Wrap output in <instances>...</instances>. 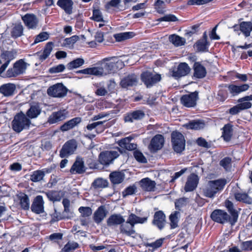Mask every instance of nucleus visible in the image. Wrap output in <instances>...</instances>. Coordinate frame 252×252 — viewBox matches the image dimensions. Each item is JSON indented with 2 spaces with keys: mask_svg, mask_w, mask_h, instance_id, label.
Wrapping results in <instances>:
<instances>
[{
  "mask_svg": "<svg viewBox=\"0 0 252 252\" xmlns=\"http://www.w3.org/2000/svg\"><path fill=\"white\" fill-rule=\"evenodd\" d=\"M188 202V199L187 198H181L175 202L176 209L180 210L183 207L186 206Z\"/></svg>",
  "mask_w": 252,
  "mask_h": 252,
  "instance_id": "69168bd1",
  "label": "nucleus"
},
{
  "mask_svg": "<svg viewBox=\"0 0 252 252\" xmlns=\"http://www.w3.org/2000/svg\"><path fill=\"white\" fill-rule=\"evenodd\" d=\"M185 126L188 129L198 130L203 128L205 124L202 121L198 120L190 121Z\"/></svg>",
  "mask_w": 252,
  "mask_h": 252,
  "instance_id": "ea45409f",
  "label": "nucleus"
},
{
  "mask_svg": "<svg viewBox=\"0 0 252 252\" xmlns=\"http://www.w3.org/2000/svg\"><path fill=\"white\" fill-rule=\"evenodd\" d=\"M49 35L47 32H42L38 34L34 40V44L44 41L49 38Z\"/></svg>",
  "mask_w": 252,
  "mask_h": 252,
  "instance_id": "4d7b16f0",
  "label": "nucleus"
},
{
  "mask_svg": "<svg viewBox=\"0 0 252 252\" xmlns=\"http://www.w3.org/2000/svg\"><path fill=\"white\" fill-rule=\"evenodd\" d=\"M169 40L170 42L176 46L183 45L186 42V40L184 38L174 34L170 35L169 37Z\"/></svg>",
  "mask_w": 252,
  "mask_h": 252,
  "instance_id": "37998d69",
  "label": "nucleus"
},
{
  "mask_svg": "<svg viewBox=\"0 0 252 252\" xmlns=\"http://www.w3.org/2000/svg\"><path fill=\"white\" fill-rule=\"evenodd\" d=\"M141 80L148 87H151L160 80L159 74H153L149 71L143 72L141 75Z\"/></svg>",
  "mask_w": 252,
  "mask_h": 252,
  "instance_id": "0eeeda50",
  "label": "nucleus"
},
{
  "mask_svg": "<svg viewBox=\"0 0 252 252\" xmlns=\"http://www.w3.org/2000/svg\"><path fill=\"white\" fill-rule=\"evenodd\" d=\"M119 156L118 151L116 150L105 151L101 153L99 156V160L101 164L108 165Z\"/></svg>",
  "mask_w": 252,
  "mask_h": 252,
  "instance_id": "6e6552de",
  "label": "nucleus"
},
{
  "mask_svg": "<svg viewBox=\"0 0 252 252\" xmlns=\"http://www.w3.org/2000/svg\"><path fill=\"white\" fill-rule=\"evenodd\" d=\"M92 19L98 22L108 23V21L104 20L101 12L98 9L93 10Z\"/></svg>",
  "mask_w": 252,
  "mask_h": 252,
  "instance_id": "864d4df0",
  "label": "nucleus"
},
{
  "mask_svg": "<svg viewBox=\"0 0 252 252\" xmlns=\"http://www.w3.org/2000/svg\"><path fill=\"white\" fill-rule=\"evenodd\" d=\"M125 222V218L120 214L112 215L107 220V224L109 226L121 225Z\"/></svg>",
  "mask_w": 252,
  "mask_h": 252,
  "instance_id": "4be33fe9",
  "label": "nucleus"
},
{
  "mask_svg": "<svg viewBox=\"0 0 252 252\" xmlns=\"http://www.w3.org/2000/svg\"><path fill=\"white\" fill-rule=\"evenodd\" d=\"M93 185L95 188H104L107 186V182L105 180L97 179L94 182Z\"/></svg>",
  "mask_w": 252,
  "mask_h": 252,
  "instance_id": "0e129e2a",
  "label": "nucleus"
},
{
  "mask_svg": "<svg viewBox=\"0 0 252 252\" xmlns=\"http://www.w3.org/2000/svg\"><path fill=\"white\" fill-rule=\"evenodd\" d=\"M134 35L135 33L133 32H124L115 34L114 37L117 41L121 42L132 38Z\"/></svg>",
  "mask_w": 252,
  "mask_h": 252,
  "instance_id": "e433bc0d",
  "label": "nucleus"
},
{
  "mask_svg": "<svg viewBox=\"0 0 252 252\" xmlns=\"http://www.w3.org/2000/svg\"><path fill=\"white\" fill-rule=\"evenodd\" d=\"M77 148V143L75 140H70L66 142L62 148L60 155L63 158L72 154Z\"/></svg>",
  "mask_w": 252,
  "mask_h": 252,
  "instance_id": "1a4fd4ad",
  "label": "nucleus"
},
{
  "mask_svg": "<svg viewBox=\"0 0 252 252\" xmlns=\"http://www.w3.org/2000/svg\"><path fill=\"white\" fill-rule=\"evenodd\" d=\"M164 142V138L161 135H156L151 140L149 149L152 152H156L163 147Z\"/></svg>",
  "mask_w": 252,
  "mask_h": 252,
  "instance_id": "9b49d317",
  "label": "nucleus"
},
{
  "mask_svg": "<svg viewBox=\"0 0 252 252\" xmlns=\"http://www.w3.org/2000/svg\"><path fill=\"white\" fill-rule=\"evenodd\" d=\"M85 171V167L83 159L77 158L70 169L71 173L81 174Z\"/></svg>",
  "mask_w": 252,
  "mask_h": 252,
  "instance_id": "a878e982",
  "label": "nucleus"
},
{
  "mask_svg": "<svg viewBox=\"0 0 252 252\" xmlns=\"http://www.w3.org/2000/svg\"><path fill=\"white\" fill-rule=\"evenodd\" d=\"M225 206L228 209V211L232 214L233 218L234 223H235L237 221L238 215H237V212L233 208V203L231 201L227 200L225 202Z\"/></svg>",
  "mask_w": 252,
  "mask_h": 252,
  "instance_id": "603ef678",
  "label": "nucleus"
},
{
  "mask_svg": "<svg viewBox=\"0 0 252 252\" xmlns=\"http://www.w3.org/2000/svg\"><path fill=\"white\" fill-rule=\"evenodd\" d=\"M240 29L246 36H249L252 31V23L251 22H242L240 24Z\"/></svg>",
  "mask_w": 252,
  "mask_h": 252,
  "instance_id": "4c0bfd02",
  "label": "nucleus"
},
{
  "mask_svg": "<svg viewBox=\"0 0 252 252\" xmlns=\"http://www.w3.org/2000/svg\"><path fill=\"white\" fill-rule=\"evenodd\" d=\"M133 156L139 162L142 163H146L147 162V159L143 154L138 151H135L133 152Z\"/></svg>",
  "mask_w": 252,
  "mask_h": 252,
  "instance_id": "e2e57ef3",
  "label": "nucleus"
},
{
  "mask_svg": "<svg viewBox=\"0 0 252 252\" xmlns=\"http://www.w3.org/2000/svg\"><path fill=\"white\" fill-rule=\"evenodd\" d=\"M41 113V109L37 105H32L26 112L29 118H36Z\"/></svg>",
  "mask_w": 252,
  "mask_h": 252,
  "instance_id": "c9c22d12",
  "label": "nucleus"
},
{
  "mask_svg": "<svg viewBox=\"0 0 252 252\" xmlns=\"http://www.w3.org/2000/svg\"><path fill=\"white\" fill-rule=\"evenodd\" d=\"M85 63V61L82 58H77L69 62L67 64V68L69 70L78 68Z\"/></svg>",
  "mask_w": 252,
  "mask_h": 252,
  "instance_id": "79ce46f5",
  "label": "nucleus"
},
{
  "mask_svg": "<svg viewBox=\"0 0 252 252\" xmlns=\"http://www.w3.org/2000/svg\"><path fill=\"white\" fill-rule=\"evenodd\" d=\"M104 122L105 121H99L89 124L86 128L88 131H92L95 129L96 133H101L105 129V127L102 126Z\"/></svg>",
  "mask_w": 252,
  "mask_h": 252,
  "instance_id": "c756f323",
  "label": "nucleus"
},
{
  "mask_svg": "<svg viewBox=\"0 0 252 252\" xmlns=\"http://www.w3.org/2000/svg\"><path fill=\"white\" fill-rule=\"evenodd\" d=\"M139 184L143 190L146 191H154L155 190L156 183L154 181L149 178H143L139 182Z\"/></svg>",
  "mask_w": 252,
  "mask_h": 252,
  "instance_id": "a211bd4d",
  "label": "nucleus"
},
{
  "mask_svg": "<svg viewBox=\"0 0 252 252\" xmlns=\"http://www.w3.org/2000/svg\"><path fill=\"white\" fill-rule=\"evenodd\" d=\"M147 218H141L137 216L133 213L129 215L127 219V222L129 223L134 227V225L137 223H144L147 221Z\"/></svg>",
  "mask_w": 252,
  "mask_h": 252,
  "instance_id": "473e14b6",
  "label": "nucleus"
},
{
  "mask_svg": "<svg viewBox=\"0 0 252 252\" xmlns=\"http://www.w3.org/2000/svg\"><path fill=\"white\" fill-rule=\"evenodd\" d=\"M45 176V171L38 170L33 171L31 175L30 179L33 182H37L41 181Z\"/></svg>",
  "mask_w": 252,
  "mask_h": 252,
  "instance_id": "a19ab883",
  "label": "nucleus"
},
{
  "mask_svg": "<svg viewBox=\"0 0 252 252\" xmlns=\"http://www.w3.org/2000/svg\"><path fill=\"white\" fill-rule=\"evenodd\" d=\"M81 122V118L80 117H75L65 123L61 127V129L63 131H67L74 127Z\"/></svg>",
  "mask_w": 252,
  "mask_h": 252,
  "instance_id": "cd10ccee",
  "label": "nucleus"
},
{
  "mask_svg": "<svg viewBox=\"0 0 252 252\" xmlns=\"http://www.w3.org/2000/svg\"><path fill=\"white\" fill-rule=\"evenodd\" d=\"M57 5L67 14L72 13L73 2L72 0H58Z\"/></svg>",
  "mask_w": 252,
  "mask_h": 252,
  "instance_id": "393cba45",
  "label": "nucleus"
},
{
  "mask_svg": "<svg viewBox=\"0 0 252 252\" xmlns=\"http://www.w3.org/2000/svg\"><path fill=\"white\" fill-rule=\"evenodd\" d=\"M155 8L159 13H163L165 12V3L164 1L160 0H157L155 2Z\"/></svg>",
  "mask_w": 252,
  "mask_h": 252,
  "instance_id": "bf43d9fd",
  "label": "nucleus"
},
{
  "mask_svg": "<svg viewBox=\"0 0 252 252\" xmlns=\"http://www.w3.org/2000/svg\"><path fill=\"white\" fill-rule=\"evenodd\" d=\"M165 222V215L161 211L156 212L153 221V224L159 229H161L164 227Z\"/></svg>",
  "mask_w": 252,
  "mask_h": 252,
  "instance_id": "6ab92c4d",
  "label": "nucleus"
},
{
  "mask_svg": "<svg viewBox=\"0 0 252 252\" xmlns=\"http://www.w3.org/2000/svg\"><path fill=\"white\" fill-rule=\"evenodd\" d=\"M208 43L205 40H201L196 43L197 50L202 52L208 51Z\"/></svg>",
  "mask_w": 252,
  "mask_h": 252,
  "instance_id": "5fc2aeb1",
  "label": "nucleus"
},
{
  "mask_svg": "<svg viewBox=\"0 0 252 252\" xmlns=\"http://www.w3.org/2000/svg\"><path fill=\"white\" fill-rule=\"evenodd\" d=\"M107 215V211L105 207L100 206L95 211L94 214V220L97 224L100 223Z\"/></svg>",
  "mask_w": 252,
  "mask_h": 252,
  "instance_id": "bb28decb",
  "label": "nucleus"
},
{
  "mask_svg": "<svg viewBox=\"0 0 252 252\" xmlns=\"http://www.w3.org/2000/svg\"><path fill=\"white\" fill-rule=\"evenodd\" d=\"M198 94L196 92L184 95L181 98L182 104L187 107H193L196 105Z\"/></svg>",
  "mask_w": 252,
  "mask_h": 252,
  "instance_id": "9d476101",
  "label": "nucleus"
},
{
  "mask_svg": "<svg viewBox=\"0 0 252 252\" xmlns=\"http://www.w3.org/2000/svg\"><path fill=\"white\" fill-rule=\"evenodd\" d=\"M164 239H159L156 240L155 242L147 243V247L151 248V250L152 251H154L155 249H158L161 247L162 245Z\"/></svg>",
  "mask_w": 252,
  "mask_h": 252,
  "instance_id": "13d9d810",
  "label": "nucleus"
},
{
  "mask_svg": "<svg viewBox=\"0 0 252 252\" xmlns=\"http://www.w3.org/2000/svg\"><path fill=\"white\" fill-rule=\"evenodd\" d=\"M226 183L225 179L210 181L202 188L203 195L209 198H213L220 190H222Z\"/></svg>",
  "mask_w": 252,
  "mask_h": 252,
  "instance_id": "f03ea898",
  "label": "nucleus"
},
{
  "mask_svg": "<svg viewBox=\"0 0 252 252\" xmlns=\"http://www.w3.org/2000/svg\"><path fill=\"white\" fill-rule=\"evenodd\" d=\"M198 177L194 174H191L187 178L185 184L184 189L186 192H189L194 190L197 187L198 183Z\"/></svg>",
  "mask_w": 252,
  "mask_h": 252,
  "instance_id": "f8f14e48",
  "label": "nucleus"
},
{
  "mask_svg": "<svg viewBox=\"0 0 252 252\" xmlns=\"http://www.w3.org/2000/svg\"><path fill=\"white\" fill-rule=\"evenodd\" d=\"M145 116L144 112L142 110H135L127 113L125 117L126 122L132 123L135 121L141 120Z\"/></svg>",
  "mask_w": 252,
  "mask_h": 252,
  "instance_id": "f3484780",
  "label": "nucleus"
},
{
  "mask_svg": "<svg viewBox=\"0 0 252 252\" xmlns=\"http://www.w3.org/2000/svg\"><path fill=\"white\" fill-rule=\"evenodd\" d=\"M123 66V62L117 58L115 57L107 58L104 59L99 65L79 70L76 73L103 77L115 73L119 68H122Z\"/></svg>",
  "mask_w": 252,
  "mask_h": 252,
  "instance_id": "f257e3e1",
  "label": "nucleus"
},
{
  "mask_svg": "<svg viewBox=\"0 0 252 252\" xmlns=\"http://www.w3.org/2000/svg\"><path fill=\"white\" fill-rule=\"evenodd\" d=\"M17 52L15 50L11 51H3L0 54V57L6 61V63L9 64L10 62L16 58Z\"/></svg>",
  "mask_w": 252,
  "mask_h": 252,
  "instance_id": "2f4dec72",
  "label": "nucleus"
},
{
  "mask_svg": "<svg viewBox=\"0 0 252 252\" xmlns=\"http://www.w3.org/2000/svg\"><path fill=\"white\" fill-rule=\"evenodd\" d=\"M65 66L63 64H60L53 66L49 69V72L51 73H57L63 72L65 69Z\"/></svg>",
  "mask_w": 252,
  "mask_h": 252,
  "instance_id": "338daca9",
  "label": "nucleus"
},
{
  "mask_svg": "<svg viewBox=\"0 0 252 252\" xmlns=\"http://www.w3.org/2000/svg\"><path fill=\"white\" fill-rule=\"evenodd\" d=\"M111 182L114 184H119L122 183L124 178L125 174L122 172H113L109 175Z\"/></svg>",
  "mask_w": 252,
  "mask_h": 252,
  "instance_id": "f704fd0d",
  "label": "nucleus"
},
{
  "mask_svg": "<svg viewBox=\"0 0 252 252\" xmlns=\"http://www.w3.org/2000/svg\"><path fill=\"white\" fill-rule=\"evenodd\" d=\"M220 165L226 170H229L231 167V159L228 157L223 158L220 161Z\"/></svg>",
  "mask_w": 252,
  "mask_h": 252,
  "instance_id": "052dcab7",
  "label": "nucleus"
},
{
  "mask_svg": "<svg viewBox=\"0 0 252 252\" xmlns=\"http://www.w3.org/2000/svg\"><path fill=\"white\" fill-rule=\"evenodd\" d=\"M31 125L30 119L22 112L15 115L12 122V128L16 132L28 129Z\"/></svg>",
  "mask_w": 252,
  "mask_h": 252,
  "instance_id": "7ed1b4c3",
  "label": "nucleus"
},
{
  "mask_svg": "<svg viewBox=\"0 0 252 252\" xmlns=\"http://www.w3.org/2000/svg\"><path fill=\"white\" fill-rule=\"evenodd\" d=\"M137 83V78L134 75H130L123 78L121 81L120 85L122 87L126 88L136 85Z\"/></svg>",
  "mask_w": 252,
  "mask_h": 252,
  "instance_id": "5701e85b",
  "label": "nucleus"
},
{
  "mask_svg": "<svg viewBox=\"0 0 252 252\" xmlns=\"http://www.w3.org/2000/svg\"><path fill=\"white\" fill-rule=\"evenodd\" d=\"M194 76L197 78H202L206 74L205 68L199 63L194 64Z\"/></svg>",
  "mask_w": 252,
  "mask_h": 252,
  "instance_id": "7c9ffc66",
  "label": "nucleus"
},
{
  "mask_svg": "<svg viewBox=\"0 0 252 252\" xmlns=\"http://www.w3.org/2000/svg\"><path fill=\"white\" fill-rule=\"evenodd\" d=\"M136 190L137 188L134 185L129 186L122 192L123 196L125 197L128 195H133L136 192Z\"/></svg>",
  "mask_w": 252,
  "mask_h": 252,
  "instance_id": "6e6d98bb",
  "label": "nucleus"
},
{
  "mask_svg": "<svg viewBox=\"0 0 252 252\" xmlns=\"http://www.w3.org/2000/svg\"><path fill=\"white\" fill-rule=\"evenodd\" d=\"M211 217L216 222L224 223L227 221L229 216L226 212L222 210H216L212 212Z\"/></svg>",
  "mask_w": 252,
  "mask_h": 252,
  "instance_id": "4468645a",
  "label": "nucleus"
},
{
  "mask_svg": "<svg viewBox=\"0 0 252 252\" xmlns=\"http://www.w3.org/2000/svg\"><path fill=\"white\" fill-rule=\"evenodd\" d=\"M248 84H243L241 86L230 85L228 86V90L233 95H237L242 92L246 91L249 88Z\"/></svg>",
  "mask_w": 252,
  "mask_h": 252,
  "instance_id": "c85d7f7f",
  "label": "nucleus"
},
{
  "mask_svg": "<svg viewBox=\"0 0 252 252\" xmlns=\"http://www.w3.org/2000/svg\"><path fill=\"white\" fill-rule=\"evenodd\" d=\"M20 204L21 207L24 210H28L30 208V200L26 194H23L20 196Z\"/></svg>",
  "mask_w": 252,
  "mask_h": 252,
  "instance_id": "3c124183",
  "label": "nucleus"
},
{
  "mask_svg": "<svg viewBox=\"0 0 252 252\" xmlns=\"http://www.w3.org/2000/svg\"><path fill=\"white\" fill-rule=\"evenodd\" d=\"M46 195L51 201H56L60 200L58 193L56 191H49L46 193Z\"/></svg>",
  "mask_w": 252,
  "mask_h": 252,
  "instance_id": "774afa93",
  "label": "nucleus"
},
{
  "mask_svg": "<svg viewBox=\"0 0 252 252\" xmlns=\"http://www.w3.org/2000/svg\"><path fill=\"white\" fill-rule=\"evenodd\" d=\"M179 216L180 213L178 211H175L173 213L170 215L169 217V220L170 221V225L172 229L175 228L178 226V222Z\"/></svg>",
  "mask_w": 252,
  "mask_h": 252,
  "instance_id": "8fccbe9b",
  "label": "nucleus"
},
{
  "mask_svg": "<svg viewBox=\"0 0 252 252\" xmlns=\"http://www.w3.org/2000/svg\"><path fill=\"white\" fill-rule=\"evenodd\" d=\"M190 71L188 65L185 63H181L177 69V70L173 71L172 75L175 77H180L188 74Z\"/></svg>",
  "mask_w": 252,
  "mask_h": 252,
  "instance_id": "b1692460",
  "label": "nucleus"
},
{
  "mask_svg": "<svg viewBox=\"0 0 252 252\" xmlns=\"http://www.w3.org/2000/svg\"><path fill=\"white\" fill-rule=\"evenodd\" d=\"M232 135V127L229 125H226L223 127V133L222 136L225 141H229Z\"/></svg>",
  "mask_w": 252,
  "mask_h": 252,
  "instance_id": "49530a36",
  "label": "nucleus"
},
{
  "mask_svg": "<svg viewBox=\"0 0 252 252\" xmlns=\"http://www.w3.org/2000/svg\"><path fill=\"white\" fill-rule=\"evenodd\" d=\"M79 211L84 217H89L92 214V210L89 207H81L79 208Z\"/></svg>",
  "mask_w": 252,
  "mask_h": 252,
  "instance_id": "680f3d73",
  "label": "nucleus"
},
{
  "mask_svg": "<svg viewBox=\"0 0 252 252\" xmlns=\"http://www.w3.org/2000/svg\"><path fill=\"white\" fill-rule=\"evenodd\" d=\"M53 44L52 42H48L46 45L42 53H38L39 59L41 60H45L50 54L53 50Z\"/></svg>",
  "mask_w": 252,
  "mask_h": 252,
  "instance_id": "58836bf2",
  "label": "nucleus"
},
{
  "mask_svg": "<svg viewBox=\"0 0 252 252\" xmlns=\"http://www.w3.org/2000/svg\"><path fill=\"white\" fill-rule=\"evenodd\" d=\"M79 37L77 35H73L69 38H66L63 42V45L65 47L72 48L73 45L79 40Z\"/></svg>",
  "mask_w": 252,
  "mask_h": 252,
  "instance_id": "09e8293b",
  "label": "nucleus"
},
{
  "mask_svg": "<svg viewBox=\"0 0 252 252\" xmlns=\"http://www.w3.org/2000/svg\"><path fill=\"white\" fill-rule=\"evenodd\" d=\"M16 87L14 84L7 83L0 87V93L5 96H10L14 94Z\"/></svg>",
  "mask_w": 252,
  "mask_h": 252,
  "instance_id": "412c9836",
  "label": "nucleus"
},
{
  "mask_svg": "<svg viewBox=\"0 0 252 252\" xmlns=\"http://www.w3.org/2000/svg\"><path fill=\"white\" fill-rule=\"evenodd\" d=\"M22 19L26 26L29 29H35L37 26L38 20L36 17L32 14H26L22 16Z\"/></svg>",
  "mask_w": 252,
  "mask_h": 252,
  "instance_id": "ddd939ff",
  "label": "nucleus"
},
{
  "mask_svg": "<svg viewBox=\"0 0 252 252\" xmlns=\"http://www.w3.org/2000/svg\"><path fill=\"white\" fill-rule=\"evenodd\" d=\"M171 142L173 149L176 153H181L185 150L186 141L181 133L178 131L172 132Z\"/></svg>",
  "mask_w": 252,
  "mask_h": 252,
  "instance_id": "39448f33",
  "label": "nucleus"
},
{
  "mask_svg": "<svg viewBox=\"0 0 252 252\" xmlns=\"http://www.w3.org/2000/svg\"><path fill=\"white\" fill-rule=\"evenodd\" d=\"M67 89L62 84L57 83L50 87L47 91V94L54 97H63L67 94Z\"/></svg>",
  "mask_w": 252,
  "mask_h": 252,
  "instance_id": "423d86ee",
  "label": "nucleus"
},
{
  "mask_svg": "<svg viewBox=\"0 0 252 252\" xmlns=\"http://www.w3.org/2000/svg\"><path fill=\"white\" fill-rule=\"evenodd\" d=\"M120 230L121 233L127 236H131L133 238L136 236L134 226L129 223H127V221L120 225Z\"/></svg>",
  "mask_w": 252,
  "mask_h": 252,
  "instance_id": "aec40b11",
  "label": "nucleus"
},
{
  "mask_svg": "<svg viewBox=\"0 0 252 252\" xmlns=\"http://www.w3.org/2000/svg\"><path fill=\"white\" fill-rule=\"evenodd\" d=\"M67 114V111L64 109L54 112L49 117L48 122L50 124L57 123L64 120L66 118Z\"/></svg>",
  "mask_w": 252,
  "mask_h": 252,
  "instance_id": "dca6fc26",
  "label": "nucleus"
},
{
  "mask_svg": "<svg viewBox=\"0 0 252 252\" xmlns=\"http://www.w3.org/2000/svg\"><path fill=\"white\" fill-rule=\"evenodd\" d=\"M250 101H252V94L239 98L238 101L239 102L238 104L240 109L243 110L250 108L252 105V104L250 102Z\"/></svg>",
  "mask_w": 252,
  "mask_h": 252,
  "instance_id": "72a5a7b5",
  "label": "nucleus"
},
{
  "mask_svg": "<svg viewBox=\"0 0 252 252\" xmlns=\"http://www.w3.org/2000/svg\"><path fill=\"white\" fill-rule=\"evenodd\" d=\"M23 33V27L21 23H17L14 26L11 32V35L14 38H17L22 35Z\"/></svg>",
  "mask_w": 252,
  "mask_h": 252,
  "instance_id": "a18cd8bd",
  "label": "nucleus"
},
{
  "mask_svg": "<svg viewBox=\"0 0 252 252\" xmlns=\"http://www.w3.org/2000/svg\"><path fill=\"white\" fill-rule=\"evenodd\" d=\"M235 198L236 200L248 204L252 202V199L246 193L237 192L235 194Z\"/></svg>",
  "mask_w": 252,
  "mask_h": 252,
  "instance_id": "c03bdc74",
  "label": "nucleus"
},
{
  "mask_svg": "<svg viewBox=\"0 0 252 252\" xmlns=\"http://www.w3.org/2000/svg\"><path fill=\"white\" fill-rule=\"evenodd\" d=\"M44 201L41 195L37 196L34 199L32 205V211L37 214L44 212Z\"/></svg>",
  "mask_w": 252,
  "mask_h": 252,
  "instance_id": "2eb2a0df",
  "label": "nucleus"
},
{
  "mask_svg": "<svg viewBox=\"0 0 252 252\" xmlns=\"http://www.w3.org/2000/svg\"><path fill=\"white\" fill-rule=\"evenodd\" d=\"M79 246L77 243L74 241H69L63 247L62 252H73Z\"/></svg>",
  "mask_w": 252,
  "mask_h": 252,
  "instance_id": "de8ad7c7",
  "label": "nucleus"
},
{
  "mask_svg": "<svg viewBox=\"0 0 252 252\" xmlns=\"http://www.w3.org/2000/svg\"><path fill=\"white\" fill-rule=\"evenodd\" d=\"M28 63L21 59L16 62L12 68H9L6 71V76L8 78L16 77L24 73Z\"/></svg>",
  "mask_w": 252,
  "mask_h": 252,
  "instance_id": "20e7f679",
  "label": "nucleus"
}]
</instances>
